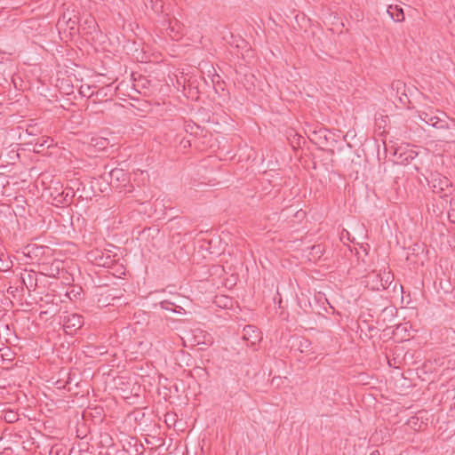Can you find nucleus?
<instances>
[{
    "label": "nucleus",
    "mask_w": 455,
    "mask_h": 455,
    "mask_svg": "<svg viewBox=\"0 0 455 455\" xmlns=\"http://www.w3.org/2000/svg\"><path fill=\"white\" fill-rule=\"evenodd\" d=\"M87 259L94 265L103 267H110L116 261L110 251L104 252L99 249L89 251Z\"/></svg>",
    "instance_id": "obj_1"
},
{
    "label": "nucleus",
    "mask_w": 455,
    "mask_h": 455,
    "mask_svg": "<svg viewBox=\"0 0 455 455\" xmlns=\"http://www.w3.org/2000/svg\"><path fill=\"white\" fill-rule=\"evenodd\" d=\"M84 317L77 314H70L64 317L63 327L66 332L72 333L82 328Z\"/></svg>",
    "instance_id": "obj_2"
},
{
    "label": "nucleus",
    "mask_w": 455,
    "mask_h": 455,
    "mask_svg": "<svg viewBox=\"0 0 455 455\" xmlns=\"http://www.w3.org/2000/svg\"><path fill=\"white\" fill-rule=\"evenodd\" d=\"M451 182L446 177H439L433 181V191L441 197H446L451 193Z\"/></svg>",
    "instance_id": "obj_3"
},
{
    "label": "nucleus",
    "mask_w": 455,
    "mask_h": 455,
    "mask_svg": "<svg viewBox=\"0 0 455 455\" xmlns=\"http://www.w3.org/2000/svg\"><path fill=\"white\" fill-rule=\"evenodd\" d=\"M372 276L376 279L377 283L374 288L377 290L388 289L394 280V276L390 272H384L383 274H373Z\"/></svg>",
    "instance_id": "obj_4"
},
{
    "label": "nucleus",
    "mask_w": 455,
    "mask_h": 455,
    "mask_svg": "<svg viewBox=\"0 0 455 455\" xmlns=\"http://www.w3.org/2000/svg\"><path fill=\"white\" fill-rule=\"evenodd\" d=\"M243 339L250 342L251 345H255L257 342L260 340V331L254 325H246L243 330Z\"/></svg>",
    "instance_id": "obj_5"
},
{
    "label": "nucleus",
    "mask_w": 455,
    "mask_h": 455,
    "mask_svg": "<svg viewBox=\"0 0 455 455\" xmlns=\"http://www.w3.org/2000/svg\"><path fill=\"white\" fill-rule=\"evenodd\" d=\"M388 15L395 22H401L404 20V12L399 5H389L387 10Z\"/></svg>",
    "instance_id": "obj_6"
},
{
    "label": "nucleus",
    "mask_w": 455,
    "mask_h": 455,
    "mask_svg": "<svg viewBox=\"0 0 455 455\" xmlns=\"http://www.w3.org/2000/svg\"><path fill=\"white\" fill-rule=\"evenodd\" d=\"M108 175L110 178V183L114 180L116 182H124L127 180V173H125L123 169L114 168L108 173Z\"/></svg>",
    "instance_id": "obj_7"
},
{
    "label": "nucleus",
    "mask_w": 455,
    "mask_h": 455,
    "mask_svg": "<svg viewBox=\"0 0 455 455\" xmlns=\"http://www.w3.org/2000/svg\"><path fill=\"white\" fill-rule=\"evenodd\" d=\"M292 347H296L301 353L308 352L311 349V341L304 337L295 339Z\"/></svg>",
    "instance_id": "obj_8"
},
{
    "label": "nucleus",
    "mask_w": 455,
    "mask_h": 455,
    "mask_svg": "<svg viewBox=\"0 0 455 455\" xmlns=\"http://www.w3.org/2000/svg\"><path fill=\"white\" fill-rule=\"evenodd\" d=\"M391 89L393 92H395L396 97L400 94L404 95V92H406V84L401 80H395L391 84Z\"/></svg>",
    "instance_id": "obj_9"
},
{
    "label": "nucleus",
    "mask_w": 455,
    "mask_h": 455,
    "mask_svg": "<svg viewBox=\"0 0 455 455\" xmlns=\"http://www.w3.org/2000/svg\"><path fill=\"white\" fill-rule=\"evenodd\" d=\"M298 304L304 313L308 314L312 311V305L307 297L302 296L298 298Z\"/></svg>",
    "instance_id": "obj_10"
},
{
    "label": "nucleus",
    "mask_w": 455,
    "mask_h": 455,
    "mask_svg": "<svg viewBox=\"0 0 455 455\" xmlns=\"http://www.w3.org/2000/svg\"><path fill=\"white\" fill-rule=\"evenodd\" d=\"M436 116H433L432 114L427 113V112H420L419 113V119L422 122H425L427 124H430L433 126V124L435 123Z\"/></svg>",
    "instance_id": "obj_11"
},
{
    "label": "nucleus",
    "mask_w": 455,
    "mask_h": 455,
    "mask_svg": "<svg viewBox=\"0 0 455 455\" xmlns=\"http://www.w3.org/2000/svg\"><path fill=\"white\" fill-rule=\"evenodd\" d=\"M52 140H50V138H42V139H38L37 141L36 142V147H38V151L39 150H43L44 148H49L52 145Z\"/></svg>",
    "instance_id": "obj_12"
},
{
    "label": "nucleus",
    "mask_w": 455,
    "mask_h": 455,
    "mask_svg": "<svg viewBox=\"0 0 455 455\" xmlns=\"http://www.w3.org/2000/svg\"><path fill=\"white\" fill-rule=\"evenodd\" d=\"M433 127L436 129L448 130L450 129V125L447 121L443 120L436 116L435 123L433 124Z\"/></svg>",
    "instance_id": "obj_13"
},
{
    "label": "nucleus",
    "mask_w": 455,
    "mask_h": 455,
    "mask_svg": "<svg viewBox=\"0 0 455 455\" xmlns=\"http://www.w3.org/2000/svg\"><path fill=\"white\" fill-rule=\"evenodd\" d=\"M328 132H329V130L325 129V128H321L319 129L318 131H315L313 132V134L319 140H323V142H327L328 141Z\"/></svg>",
    "instance_id": "obj_14"
},
{
    "label": "nucleus",
    "mask_w": 455,
    "mask_h": 455,
    "mask_svg": "<svg viewBox=\"0 0 455 455\" xmlns=\"http://www.w3.org/2000/svg\"><path fill=\"white\" fill-rule=\"evenodd\" d=\"M172 306H173V303L169 300H163L160 302V307L163 309L171 310L175 313H180V310H183V308L181 307H178L180 308V310L178 311V310L172 308Z\"/></svg>",
    "instance_id": "obj_15"
},
{
    "label": "nucleus",
    "mask_w": 455,
    "mask_h": 455,
    "mask_svg": "<svg viewBox=\"0 0 455 455\" xmlns=\"http://www.w3.org/2000/svg\"><path fill=\"white\" fill-rule=\"evenodd\" d=\"M254 80L255 76L252 74H245L244 75V81L246 84H244V86L247 90H250L251 86L254 85Z\"/></svg>",
    "instance_id": "obj_16"
},
{
    "label": "nucleus",
    "mask_w": 455,
    "mask_h": 455,
    "mask_svg": "<svg viewBox=\"0 0 455 455\" xmlns=\"http://www.w3.org/2000/svg\"><path fill=\"white\" fill-rule=\"evenodd\" d=\"M26 132L30 136H36L39 131H38V128H37L36 124H34V125L33 124H29L28 126Z\"/></svg>",
    "instance_id": "obj_17"
},
{
    "label": "nucleus",
    "mask_w": 455,
    "mask_h": 455,
    "mask_svg": "<svg viewBox=\"0 0 455 455\" xmlns=\"http://www.w3.org/2000/svg\"><path fill=\"white\" fill-rule=\"evenodd\" d=\"M397 98H398L400 103L403 104V106H406L408 103H410V100L406 94V92H404V95L400 94Z\"/></svg>",
    "instance_id": "obj_18"
},
{
    "label": "nucleus",
    "mask_w": 455,
    "mask_h": 455,
    "mask_svg": "<svg viewBox=\"0 0 455 455\" xmlns=\"http://www.w3.org/2000/svg\"><path fill=\"white\" fill-rule=\"evenodd\" d=\"M4 419L9 422H13L17 420V416L12 411H10L5 414Z\"/></svg>",
    "instance_id": "obj_19"
},
{
    "label": "nucleus",
    "mask_w": 455,
    "mask_h": 455,
    "mask_svg": "<svg viewBox=\"0 0 455 455\" xmlns=\"http://www.w3.org/2000/svg\"><path fill=\"white\" fill-rule=\"evenodd\" d=\"M28 278L29 287H32L33 285L36 286V279L35 278V275L28 274Z\"/></svg>",
    "instance_id": "obj_20"
},
{
    "label": "nucleus",
    "mask_w": 455,
    "mask_h": 455,
    "mask_svg": "<svg viewBox=\"0 0 455 455\" xmlns=\"http://www.w3.org/2000/svg\"><path fill=\"white\" fill-rule=\"evenodd\" d=\"M67 24H68V27L69 28V29L73 30L76 28V20H72L71 19H69L68 20Z\"/></svg>",
    "instance_id": "obj_21"
},
{
    "label": "nucleus",
    "mask_w": 455,
    "mask_h": 455,
    "mask_svg": "<svg viewBox=\"0 0 455 455\" xmlns=\"http://www.w3.org/2000/svg\"><path fill=\"white\" fill-rule=\"evenodd\" d=\"M74 196H75L74 191H73V190H71V189H69V190H68V191L66 192V194H65V197H64V199H63V200H64L65 202H68L67 197H68V196H70V197L72 198Z\"/></svg>",
    "instance_id": "obj_22"
},
{
    "label": "nucleus",
    "mask_w": 455,
    "mask_h": 455,
    "mask_svg": "<svg viewBox=\"0 0 455 455\" xmlns=\"http://www.w3.org/2000/svg\"><path fill=\"white\" fill-rule=\"evenodd\" d=\"M206 339V337H204ZM204 344L212 345L213 343L212 338L209 335L207 339L203 341Z\"/></svg>",
    "instance_id": "obj_23"
},
{
    "label": "nucleus",
    "mask_w": 455,
    "mask_h": 455,
    "mask_svg": "<svg viewBox=\"0 0 455 455\" xmlns=\"http://www.w3.org/2000/svg\"><path fill=\"white\" fill-rule=\"evenodd\" d=\"M312 250L315 251L316 253L321 252V245L320 244L315 245V246H313Z\"/></svg>",
    "instance_id": "obj_24"
},
{
    "label": "nucleus",
    "mask_w": 455,
    "mask_h": 455,
    "mask_svg": "<svg viewBox=\"0 0 455 455\" xmlns=\"http://www.w3.org/2000/svg\"><path fill=\"white\" fill-rule=\"evenodd\" d=\"M142 81H144V83L142 84L143 87H146V86H147V84H149V81H148L146 77H143V78H142Z\"/></svg>",
    "instance_id": "obj_25"
},
{
    "label": "nucleus",
    "mask_w": 455,
    "mask_h": 455,
    "mask_svg": "<svg viewBox=\"0 0 455 455\" xmlns=\"http://www.w3.org/2000/svg\"><path fill=\"white\" fill-rule=\"evenodd\" d=\"M71 380H72L71 377L68 376V380L66 381V384H70Z\"/></svg>",
    "instance_id": "obj_26"
},
{
    "label": "nucleus",
    "mask_w": 455,
    "mask_h": 455,
    "mask_svg": "<svg viewBox=\"0 0 455 455\" xmlns=\"http://www.w3.org/2000/svg\"><path fill=\"white\" fill-rule=\"evenodd\" d=\"M22 281H23V283L27 285V287L28 288V285L26 283V280H25V278H24V277H22Z\"/></svg>",
    "instance_id": "obj_27"
},
{
    "label": "nucleus",
    "mask_w": 455,
    "mask_h": 455,
    "mask_svg": "<svg viewBox=\"0 0 455 455\" xmlns=\"http://www.w3.org/2000/svg\"><path fill=\"white\" fill-rule=\"evenodd\" d=\"M371 455H375V452H371Z\"/></svg>",
    "instance_id": "obj_28"
}]
</instances>
